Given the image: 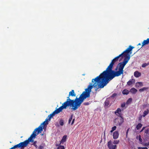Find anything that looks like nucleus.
<instances>
[{
	"label": "nucleus",
	"mask_w": 149,
	"mask_h": 149,
	"mask_svg": "<svg viewBox=\"0 0 149 149\" xmlns=\"http://www.w3.org/2000/svg\"><path fill=\"white\" fill-rule=\"evenodd\" d=\"M43 147H44L43 146L40 145L38 149H42L43 148Z\"/></svg>",
	"instance_id": "7c9ffc66"
},
{
	"label": "nucleus",
	"mask_w": 149,
	"mask_h": 149,
	"mask_svg": "<svg viewBox=\"0 0 149 149\" xmlns=\"http://www.w3.org/2000/svg\"><path fill=\"white\" fill-rule=\"evenodd\" d=\"M134 47L130 45L125 51L112 61L106 70L99 76L92 80L95 82V86L102 88L115 77L123 74V68L130 58V55Z\"/></svg>",
	"instance_id": "f257e3e1"
},
{
	"label": "nucleus",
	"mask_w": 149,
	"mask_h": 149,
	"mask_svg": "<svg viewBox=\"0 0 149 149\" xmlns=\"http://www.w3.org/2000/svg\"><path fill=\"white\" fill-rule=\"evenodd\" d=\"M36 141L34 142V144H35V143H36Z\"/></svg>",
	"instance_id": "58836bf2"
},
{
	"label": "nucleus",
	"mask_w": 149,
	"mask_h": 149,
	"mask_svg": "<svg viewBox=\"0 0 149 149\" xmlns=\"http://www.w3.org/2000/svg\"><path fill=\"white\" fill-rule=\"evenodd\" d=\"M47 124H48L47 121V119H46L45 121L41 123L38 127L36 128L34 130L31 136L27 140L14 146L10 149H15L17 148H24L26 147L29 144V142H33V139H35L38 134L41 132L43 129H44L45 126Z\"/></svg>",
	"instance_id": "7ed1b4c3"
},
{
	"label": "nucleus",
	"mask_w": 149,
	"mask_h": 149,
	"mask_svg": "<svg viewBox=\"0 0 149 149\" xmlns=\"http://www.w3.org/2000/svg\"><path fill=\"white\" fill-rule=\"evenodd\" d=\"M84 104L85 105H89V103L88 102H85L84 103Z\"/></svg>",
	"instance_id": "2f4dec72"
},
{
	"label": "nucleus",
	"mask_w": 149,
	"mask_h": 149,
	"mask_svg": "<svg viewBox=\"0 0 149 149\" xmlns=\"http://www.w3.org/2000/svg\"><path fill=\"white\" fill-rule=\"evenodd\" d=\"M59 124L61 126H63L64 125V121L63 120L61 119L59 121Z\"/></svg>",
	"instance_id": "393cba45"
},
{
	"label": "nucleus",
	"mask_w": 149,
	"mask_h": 149,
	"mask_svg": "<svg viewBox=\"0 0 149 149\" xmlns=\"http://www.w3.org/2000/svg\"><path fill=\"white\" fill-rule=\"evenodd\" d=\"M110 97H109L106 99L104 102L105 105V106H109L110 101Z\"/></svg>",
	"instance_id": "1a4fd4ad"
},
{
	"label": "nucleus",
	"mask_w": 149,
	"mask_h": 149,
	"mask_svg": "<svg viewBox=\"0 0 149 149\" xmlns=\"http://www.w3.org/2000/svg\"><path fill=\"white\" fill-rule=\"evenodd\" d=\"M138 149H148V148L147 147H138Z\"/></svg>",
	"instance_id": "cd10ccee"
},
{
	"label": "nucleus",
	"mask_w": 149,
	"mask_h": 149,
	"mask_svg": "<svg viewBox=\"0 0 149 149\" xmlns=\"http://www.w3.org/2000/svg\"><path fill=\"white\" fill-rule=\"evenodd\" d=\"M107 146L109 149H116L117 146L116 145H113L111 141L108 142Z\"/></svg>",
	"instance_id": "39448f33"
},
{
	"label": "nucleus",
	"mask_w": 149,
	"mask_h": 149,
	"mask_svg": "<svg viewBox=\"0 0 149 149\" xmlns=\"http://www.w3.org/2000/svg\"><path fill=\"white\" fill-rule=\"evenodd\" d=\"M117 95V94L116 93H114L111 96V97H110V98H113L114 97H115Z\"/></svg>",
	"instance_id": "bb28decb"
},
{
	"label": "nucleus",
	"mask_w": 149,
	"mask_h": 149,
	"mask_svg": "<svg viewBox=\"0 0 149 149\" xmlns=\"http://www.w3.org/2000/svg\"><path fill=\"white\" fill-rule=\"evenodd\" d=\"M129 129H128L127 130V132H126V134H127H127H128V132L129 130Z\"/></svg>",
	"instance_id": "c9c22d12"
},
{
	"label": "nucleus",
	"mask_w": 149,
	"mask_h": 149,
	"mask_svg": "<svg viewBox=\"0 0 149 149\" xmlns=\"http://www.w3.org/2000/svg\"><path fill=\"white\" fill-rule=\"evenodd\" d=\"M119 135L118 132L117 131H115L113 134V138L114 139H116L118 137Z\"/></svg>",
	"instance_id": "423d86ee"
},
{
	"label": "nucleus",
	"mask_w": 149,
	"mask_h": 149,
	"mask_svg": "<svg viewBox=\"0 0 149 149\" xmlns=\"http://www.w3.org/2000/svg\"><path fill=\"white\" fill-rule=\"evenodd\" d=\"M72 117H73V114H72L71 115L70 117L69 118V121H68V123L69 124H70V123H71V122L72 119Z\"/></svg>",
	"instance_id": "b1692460"
},
{
	"label": "nucleus",
	"mask_w": 149,
	"mask_h": 149,
	"mask_svg": "<svg viewBox=\"0 0 149 149\" xmlns=\"http://www.w3.org/2000/svg\"><path fill=\"white\" fill-rule=\"evenodd\" d=\"M137 90L134 88H132L130 90L131 93L133 94H135L137 92Z\"/></svg>",
	"instance_id": "4468645a"
},
{
	"label": "nucleus",
	"mask_w": 149,
	"mask_h": 149,
	"mask_svg": "<svg viewBox=\"0 0 149 149\" xmlns=\"http://www.w3.org/2000/svg\"><path fill=\"white\" fill-rule=\"evenodd\" d=\"M143 86V83L142 82H137L136 83L135 85V86L136 88L142 87Z\"/></svg>",
	"instance_id": "9b49d317"
},
{
	"label": "nucleus",
	"mask_w": 149,
	"mask_h": 149,
	"mask_svg": "<svg viewBox=\"0 0 149 149\" xmlns=\"http://www.w3.org/2000/svg\"><path fill=\"white\" fill-rule=\"evenodd\" d=\"M125 103H123L121 104V106L122 107H124L125 106Z\"/></svg>",
	"instance_id": "c756f323"
},
{
	"label": "nucleus",
	"mask_w": 149,
	"mask_h": 149,
	"mask_svg": "<svg viewBox=\"0 0 149 149\" xmlns=\"http://www.w3.org/2000/svg\"><path fill=\"white\" fill-rule=\"evenodd\" d=\"M94 83V82L90 83L88 88L85 89V91L83 92L82 94L80 95L79 98H76L74 100L70 99L69 98L70 96H68V97H67L66 101L62 104V105L59 108L55 110L52 113L49 115L48 117V119L47 118L45 121L46 119H47V123H48V121H50L52 118L55 115L59 113L63 109H66L68 106H70L72 107V109L74 110H76L80 107L81 104L83 102L84 100L87 97H90V93L91 89L93 87L95 88L96 90L100 88L98 86H95Z\"/></svg>",
	"instance_id": "f03ea898"
},
{
	"label": "nucleus",
	"mask_w": 149,
	"mask_h": 149,
	"mask_svg": "<svg viewBox=\"0 0 149 149\" xmlns=\"http://www.w3.org/2000/svg\"><path fill=\"white\" fill-rule=\"evenodd\" d=\"M142 126V125L141 123H139L136 126V128L137 130L140 129Z\"/></svg>",
	"instance_id": "aec40b11"
},
{
	"label": "nucleus",
	"mask_w": 149,
	"mask_h": 149,
	"mask_svg": "<svg viewBox=\"0 0 149 149\" xmlns=\"http://www.w3.org/2000/svg\"><path fill=\"white\" fill-rule=\"evenodd\" d=\"M122 93L123 95H127L129 93V91L127 89H125L123 91Z\"/></svg>",
	"instance_id": "f3484780"
},
{
	"label": "nucleus",
	"mask_w": 149,
	"mask_h": 149,
	"mask_svg": "<svg viewBox=\"0 0 149 149\" xmlns=\"http://www.w3.org/2000/svg\"><path fill=\"white\" fill-rule=\"evenodd\" d=\"M148 65H149V62L148 63H143L142 65V67H143V68H145V67H146Z\"/></svg>",
	"instance_id": "5701e85b"
},
{
	"label": "nucleus",
	"mask_w": 149,
	"mask_h": 149,
	"mask_svg": "<svg viewBox=\"0 0 149 149\" xmlns=\"http://www.w3.org/2000/svg\"><path fill=\"white\" fill-rule=\"evenodd\" d=\"M34 145L35 146L36 148H37L38 147V146H37L35 144H34Z\"/></svg>",
	"instance_id": "e433bc0d"
},
{
	"label": "nucleus",
	"mask_w": 149,
	"mask_h": 149,
	"mask_svg": "<svg viewBox=\"0 0 149 149\" xmlns=\"http://www.w3.org/2000/svg\"><path fill=\"white\" fill-rule=\"evenodd\" d=\"M121 109L120 108H118L115 112V113L118 116H120V113L119 112H121Z\"/></svg>",
	"instance_id": "dca6fc26"
},
{
	"label": "nucleus",
	"mask_w": 149,
	"mask_h": 149,
	"mask_svg": "<svg viewBox=\"0 0 149 149\" xmlns=\"http://www.w3.org/2000/svg\"><path fill=\"white\" fill-rule=\"evenodd\" d=\"M119 142V141L118 140H114L113 142V143L114 144H118Z\"/></svg>",
	"instance_id": "a878e982"
},
{
	"label": "nucleus",
	"mask_w": 149,
	"mask_h": 149,
	"mask_svg": "<svg viewBox=\"0 0 149 149\" xmlns=\"http://www.w3.org/2000/svg\"><path fill=\"white\" fill-rule=\"evenodd\" d=\"M135 82V80L133 79H130L127 83V84L128 86H130L134 84Z\"/></svg>",
	"instance_id": "0eeeda50"
},
{
	"label": "nucleus",
	"mask_w": 149,
	"mask_h": 149,
	"mask_svg": "<svg viewBox=\"0 0 149 149\" xmlns=\"http://www.w3.org/2000/svg\"><path fill=\"white\" fill-rule=\"evenodd\" d=\"M141 75V73L138 71H136L134 72V76L138 78L140 77Z\"/></svg>",
	"instance_id": "f8f14e48"
},
{
	"label": "nucleus",
	"mask_w": 149,
	"mask_h": 149,
	"mask_svg": "<svg viewBox=\"0 0 149 149\" xmlns=\"http://www.w3.org/2000/svg\"><path fill=\"white\" fill-rule=\"evenodd\" d=\"M148 89V87H144L143 88H141L139 90V91L140 92H143L145 91H146Z\"/></svg>",
	"instance_id": "a211bd4d"
},
{
	"label": "nucleus",
	"mask_w": 149,
	"mask_h": 149,
	"mask_svg": "<svg viewBox=\"0 0 149 149\" xmlns=\"http://www.w3.org/2000/svg\"><path fill=\"white\" fill-rule=\"evenodd\" d=\"M138 139L140 141V142H142V140L141 139V136L140 135H139L138 137Z\"/></svg>",
	"instance_id": "c85d7f7f"
},
{
	"label": "nucleus",
	"mask_w": 149,
	"mask_h": 149,
	"mask_svg": "<svg viewBox=\"0 0 149 149\" xmlns=\"http://www.w3.org/2000/svg\"><path fill=\"white\" fill-rule=\"evenodd\" d=\"M148 113H149V110L148 109H147V110H146L143 113V117H145V116H146L148 114Z\"/></svg>",
	"instance_id": "6ab92c4d"
},
{
	"label": "nucleus",
	"mask_w": 149,
	"mask_h": 149,
	"mask_svg": "<svg viewBox=\"0 0 149 149\" xmlns=\"http://www.w3.org/2000/svg\"><path fill=\"white\" fill-rule=\"evenodd\" d=\"M60 143L58 144H56V146H58L57 149H64V147L63 146L60 145Z\"/></svg>",
	"instance_id": "2eb2a0df"
},
{
	"label": "nucleus",
	"mask_w": 149,
	"mask_h": 149,
	"mask_svg": "<svg viewBox=\"0 0 149 149\" xmlns=\"http://www.w3.org/2000/svg\"><path fill=\"white\" fill-rule=\"evenodd\" d=\"M75 96L76 94L74 93V90H72L71 91H70L69 93V96Z\"/></svg>",
	"instance_id": "ddd939ff"
},
{
	"label": "nucleus",
	"mask_w": 149,
	"mask_h": 149,
	"mask_svg": "<svg viewBox=\"0 0 149 149\" xmlns=\"http://www.w3.org/2000/svg\"><path fill=\"white\" fill-rule=\"evenodd\" d=\"M67 136L64 135L62 139L61 140L60 142V144H63L65 142L66 140Z\"/></svg>",
	"instance_id": "9d476101"
},
{
	"label": "nucleus",
	"mask_w": 149,
	"mask_h": 149,
	"mask_svg": "<svg viewBox=\"0 0 149 149\" xmlns=\"http://www.w3.org/2000/svg\"><path fill=\"white\" fill-rule=\"evenodd\" d=\"M148 130H145V133H146V134H147L148 133Z\"/></svg>",
	"instance_id": "72a5a7b5"
},
{
	"label": "nucleus",
	"mask_w": 149,
	"mask_h": 149,
	"mask_svg": "<svg viewBox=\"0 0 149 149\" xmlns=\"http://www.w3.org/2000/svg\"><path fill=\"white\" fill-rule=\"evenodd\" d=\"M132 98H129L128 100H127V102H126V104H130L132 101Z\"/></svg>",
	"instance_id": "412c9836"
},
{
	"label": "nucleus",
	"mask_w": 149,
	"mask_h": 149,
	"mask_svg": "<svg viewBox=\"0 0 149 149\" xmlns=\"http://www.w3.org/2000/svg\"><path fill=\"white\" fill-rule=\"evenodd\" d=\"M123 118L121 117L116 118L114 120V123H116V125H120L123 122Z\"/></svg>",
	"instance_id": "20e7f679"
},
{
	"label": "nucleus",
	"mask_w": 149,
	"mask_h": 149,
	"mask_svg": "<svg viewBox=\"0 0 149 149\" xmlns=\"http://www.w3.org/2000/svg\"><path fill=\"white\" fill-rule=\"evenodd\" d=\"M145 127H143L142 130H141L140 132H142L143 130L145 129Z\"/></svg>",
	"instance_id": "f704fd0d"
},
{
	"label": "nucleus",
	"mask_w": 149,
	"mask_h": 149,
	"mask_svg": "<svg viewBox=\"0 0 149 149\" xmlns=\"http://www.w3.org/2000/svg\"><path fill=\"white\" fill-rule=\"evenodd\" d=\"M141 44L140 43H139L138 45H141Z\"/></svg>",
	"instance_id": "4c0bfd02"
},
{
	"label": "nucleus",
	"mask_w": 149,
	"mask_h": 149,
	"mask_svg": "<svg viewBox=\"0 0 149 149\" xmlns=\"http://www.w3.org/2000/svg\"><path fill=\"white\" fill-rule=\"evenodd\" d=\"M75 120V119L74 118L72 120V122L71 123V125H72L74 123V122Z\"/></svg>",
	"instance_id": "473e14b6"
},
{
	"label": "nucleus",
	"mask_w": 149,
	"mask_h": 149,
	"mask_svg": "<svg viewBox=\"0 0 149 149\" xmlns=\"http://www.w3.org/2000/svg\"><path fill=\"white\" fill-rule=\"evenodd\" d=\"M148 44H149V38H147L146 40H145L143 41V42L142 44V47L145 45H148Z\"/></svg>",
	"instance_id": "6e6552de"
},
{
	"label": "nucleus",
	"mask_w": 149,
	"mask_h": 149,
	"mask_svg": "<svg viewBox=\"0 0 149 149\" xmlns=\"http://www.w3.org/2000/svg\"><path fill=\"white\" fill-rule=\"evenodd\" d=\"M116 126H114L113 127L111 128V130L110 131L111 133H112L113 131L115 130L116 129Z\"/></svg>",
	"instance_id": "4be33fe9"
}]
</instances>
